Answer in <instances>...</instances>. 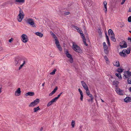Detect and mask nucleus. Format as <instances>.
<instances>
[{"instance_id":"1","label":"nucleus","mask_w":131,"mask_h":131,"mask_svg":"<svg viewBox=\"0 0 131 131\" xmlns=\"http://www.w3.org/2000/svg\"><path fill=\"white\" fill-rule=\"evenodd\" d=\"M19 13L17 16V19L19 22H20L24 18L25 15L21 8L19 7Z\"/></svg>"},{"instance_id":"2","label":"nucleus","mask_w":131,"mask_h":131,"mask_svg":"<svg viewBox=\"0 0 131 131\" xmlns=\"http://www.w3.org/2000/svg\"><path fill=\"white\" fill-rule=\"evenodd\" d=\"M72 48L75 51L77 52L81 53L82 52V50L80 47L74 42H72Z\"/></svg>"},{"instance_id":"3","label":"nucleus","mask_w":131,"mask_h":131,"mask_svg":"<svg viewBox=\"0 0 131 131\" xmlns=\"http://www.w3.org/2000/svg\"><path fill=\"white\" fill-rule=\"evenodd\" d=\"M23 60H25L22 58L20 57H18L15 59V64L16 66H19L21 63L23 62Z\"/></svg>"},{"instance_id":"4","label":"nucleus","mask_w":131,"mask_h":131,"mask_svg":"<svg viewBox=\"0 0 131 131\" xmlns=\"http://www.w3.org/2000/svg\"><path fill=\"white\" fill-rule=\"evenodd\" d=\"M21 40L24 43L27 42L28 40V38L27 35L25 34L22 35L20 37Z\"/></svg>"},{"instance_id":"5","label":"nucleus","mask_w":131,"mask_h":131,"mask_svg":"<svg viewBox=\"0 0 131 131\" xmlns=\"http://www.w3.org/2000/svg\"><path fill=\"white\" fill-rule=\"evenodd\" d=\"M26 23L29 24L33 27H35L36 26L34 21L33 19L32 18H29L28 19L26 20Z\"/></svg>"},{"instance_id":"6","label":"nucleus","mask_w":131,"mask_h":131,"mask_svg":"<svg viewBox=\"0 0 131 131\" xmlns=\"http://www.w3.org/2000/svg\"><path fill=\"white\" fill-rule=\"evenodd\" d=\"M40 100L39 99H37L33 102H31L29 105V107H34L38 104L39 103Z\"/></svg>"},{"instance_id":"7","label":"nucleus","mask_w":131,"mask_h":131,"mask_svg":"<svg viewBox=\"0 0 131 131\" xmlns=\"http://www.w3.org/2000/svg\"><path fill=\"white\" fill-rule=\"evenodd\" d=\"M124 77L125 79L131 78V72L129 71H126L124 72Z\"/></svg>"},{"instance_id":"8","label":"nucleus","mask_w":131,"mask_h":131,"mask_svg":"<svg viewBox=\"0 0 131 131\" xmlns=\"http://www.w3.org/2000/svg\"><path fill=\"white\" fill-rule=\"evenodd\" d=\"M115 91L118 94L120 95H122L124 94V93L123 90L118 88H116Z\"/></svg>"},{"instance_id":"9","label":"nucleus","mask_w":131,"mask_h":131,"mask_svg":"<svg viewBox=\"0 0 131 131\" xmlns=\"http://www.w3.org/2000/svg\"><path fill=\"white\" fill-rule=\"evenodd\" d=\"M119 46L121 48H126L127 46V44L125 41H123L120 42Z\"/></svg>"},{"instance_id":"10","label":"nucleus","mask_w":131,"mask_h":131,"mask_svg":"<svg viewBox=\"0 0 131 131\" xmlns=\"http://www.w3.org/2000/svg\"><path fill=\"white\" fill-rule=\"evenodd\" d=\"M80 34L81 36V37L83 39L84 44L86 46H87L88 45L86 43V39L85 38L84 35L83 34V32H82V33H81Z\"/></svg>"},{"instance_id":"11","label":"nucleus","mask_w":131,"mask_h":131,"mask_svg":"<svg viewBox=\"0 0 131 131\" xmlns=\"http://www.w3.org/2000/svg\"><path fill=\"white\" fill-rule=\"evenodd\" d=\"M81 83L82 84V85L83 86L84 89L86 90L89 89L88 87V86L87 85L86 83L83 81H82L81 82Z\"/></svg>"},{"instance_id":"12","label":"nucleus","mask_w":131,"mask_h":131,"mask_svg":"<svg viewBox=\"0 0 131 131\" xmlns=\"http://www.w3.org/2000/svg\"><path fill=\"white\" fill-rule=\"evenodd\" d=\"M21 93L20 89L19 88L15 92V95L16 96H19L20 95Z\"/></svg>"},{"instance_id":"13","label":"nucleus","mask_w":131,"mask_h":131,"mask_svg":"<svg viewBox=\"0 0 131 131\" xmlns=\"http://www.w3.org/2000/svg\"><path fill=\"white\" fill-rule=\"evenodd\" d=\"M125 51L126 49H124L122 51L120 52L119 54L121 56L124 57L127 56V55L125 54L126 52Z\"/></svg>"},{"instance_id":"14","label":"nucleus","mask_w":131,"mask_h":131,"mask_svg":"<svg viewBox=\"0 0 131 131\" xmlns=\"http://www.w3.org/2000/svg\"><path fill=\"white\" fill-rule=\"evenodd\" d=\"M103 5H104V8L103 9L105 10V12L106 13L107 11V8L106 6V5L107 4V3L106 1H104V2L103 3Z\"/></svg>"},{"instance_id":"15","label":"nucleus","mask_w":131,"mask_h":131,"mask_svg":"<svg viewBox=\"0 0 131 131\" xmlns=\"http://www.w3.org/2000/svg\"><path fill=\"white\" fill-rule=\"evenodd\" d=\"M78 91H79V92L80 94L81 95V97L80 98V99L81 101H83V93L82 92V91L80 89H78Z\"/></svg>"},{"instance_id":"16","label":"nucleus","mask_w":131,"mask_h":131,"mask_svg":"<svg viewBox=\"0 0 131 131\" xmlns=\"http://www.w3.org/2000/svg\"><path fill=\"white\" fill-rule=\"evenodd\" d=\"M56 101L54 99H53L51 101H50L48 103L47 106L49 107L54 102H56Z\"/></svg>"},{"instance_id":"17","label":"nucleus","mask_w":131,"mask_h":131,"mask_svg":"<svg viewBox=\"0 0 131 131\" xmlns=\"http://www.w3.org/2000/svg\"><path fill=\"white\" fill-rule=\"evenodd\" d=\"M34 95V93L33 92H29L26 93L25 94V96H32Z\"/></svg>"},{"instance_id":"18","label":"nucleus","mask_w":131,"mask_h":131,"mask_svg":"<svg viewBox=\"0 0 131 131\" xmlns=\"http://www.w3.org/2000/svg\"><path fill=\"white\" fill-rule=\"evenodd\" d=\"M66 56L68 58H70L72 57V56L69 54L67 50H66L65 52Z\"/></svg>"},{"instance_id":"19","label":"nucleus","mask_w":131,"mask_h":131,"mask_svg":"<svg viewBox=\"0 0 131 131\" xmlns=\"http://www.w3.org/2000/svg\"><path fill=\"white\" fill-rule=\"evenodd\" d=\"M108 32L110 36L114 35V34L113 33V31L111 29H109Z\"/></svg>"},{"instance_id":"20","label":"nucleus","mask_w":131,"mask_h":131,"mask_svg":"<svg viewBox=\"0 0 131 131\" xmlns=\"http://www.w3.org/2000/svg\"><path fill=\"white\" fill-rule=\"evenodd\" d=\"M114 66L117 67H118L119 66V62L118 61H115L113 63Z\"/></svg>"},{"instance_id":"21","label":"nucleus","mask_w":131,"mask_h":131,"mask_svg":"<svg viewBox=\"0 0 131 131\" xmlns=\"http://www.w3.org/2000/svg\"><path fill=\"white\" fill-rule=\"evenodd\" d=\"M35 34L36 35L39 36L40 37H42L43 36V34L39 32H36Z\"/></svg>"},{"instance_id":"22","label":"nucleus","mask_w":131,"mask_h":131,"mask_svg":"<svg viewBox=\"0 0 131 131\" xmlns=\"http://www.w3.org/2000/svg\"><path fill=\"white\" fill-rule=\"evenodd\" d=\"M55 43L57 47V48L58 47H59L60 45L59 44V42L58 40L57 39L56 37V38H55Z\"/></svg>"},{"instance_id":"23","label":"nucleus","mask_w":131,"mask_h":131,"mask_svg":"<svg viewBox=\"0 0 131 131\" xmlns=\"http://www.w3.org/2000/svg\"><path fill=\"white\" fill-rule=\"evenodd\" d=\"M113 83L114 85H115V86L117 87L119 83V82L117 81H115L113 82Z\"/></svg>"},{"instance_id":"24","label":"nucleus","mask_w":131,"mask_h":131,"mask_svg":"<svg viewBox=\"0 0 131 131\" xmlns=\"http://www.w3.org/2000/svg\"><path fill=\"white\" fill-rule=\"evenodd\" d=\"M130 99L129 97H127L124 100V101L126 102H128L130 101Z\"/></svg>"},{"instance_id":"25","label":"nucleus","mask_w":131,"mask_h":131,"mask_svg":"<svg viewBox=\"0 0 131 131\" xmlns=\"http://www.w3.org/2000/svg\"><path fill=\"white\" fill-rule=\"evenodd\" d=\"M104 51L105 53H107L108 52V48L107 45L103 46Z\"/></svg>"},{"instance_id":"26","label":"nucleus","mask_w":131,"mask_h":131,"mask_svg":"<svg viewBox=\"0 0 131 131\" xmlns=\"http://www.w3.org/2000/svg\"><path fill=\"white\" fill-rule=\"evenodd\" d=\"M40 110V108L39 106H38L37 107H35L34 109V112H37L39 110Z\"/></svg>"},{"instance_id":"27","label":"nucleus","mask_w":131,"mask_h":131,"mask_svg":"<svg viewBox=\"0 0 131 131\" xmlns=\"http://www.w3.org/2000/svg\"><path fill=\"white\" fill-rule=\"evenodd\" d=\"M26 63V61L25 60H23V64L21 65L19 67V70H20L21 69V68H22V67H23V66H24V65L25 64V63Z\"/></svg>"},{"instance_id":"28","label":"nucleus","mask_w":131,"mask_h":131,"mask_svg":"<svg viewBox=\"0 0 131 131\" xmlns=\"http://www.w3.org/2000/svg\"><path fill=\"white\" fill-rule=\"evenodd\" d=\"M106 39H107V44H108L109 46H110V42L109 39V38L108 36H107V35L106 33Z\"/></svg>"},{"instance_id":"29","label":"nucleus","mask_w":131,"mask_h":131,"mask_svg":"<svg viewBox=\"0 0 131 131\" xmlns=\"http://www.w3.org/2000/svg\"><path fill=\"white\" fill-rule=\"evenodd\" d=\"M115 75L119 79H122L121 75L120 73H116L115 74Z\"/></svg>"},{"instance_id":"30","label":"nucleus","mask_w":131,"mask_h":131,"mask_svg":"<svg viewBox=\"0 0 131 131\" xmlns=\"http://www.w3.org/2000/svg\"><path fill=\"white\" fill-rule=\"evenodd\" d=\"M25 0H16L15 2L19 3H24L25 2Z\"/></svg>"},{"instance_id":"31","label":"nucleus","mask_w":131,"mask_h":131,"mask_svg":"<svg viewBox=\"0 0 131 131\" xmlns=\"http://www.w3.org/2000/svg\"><path fill=\"white\" fill-rule=\"evenodd\" d=\"M111 40L114 41H115L116 40V39L114 37V35L111 36Z\"/></svg>"},{"instance_id":"32","label":"nucleus","mask_w":131,"mask_h":131,"mask_svg":"<svg viewBox=\"0 0 131 131\" xmlns=\"http://www.w3.org/2000/svg\"><path fill=\"white\" fill-rule=\"evenodd\" d=\"M75 121L74 120H72L71 123V125L72 128L74 127L75 126Z\"/></svg>"},{"instance_id":"33","label":"nucleus","mask_w":131,"mask_h":131,"mask_svg":"<svg viewBox=\"0 0 131 131\" xmlns=\"http://www.w3.org/2000/svg\"><path fill=\"white\" fill-rule=\"evenodd\" d=\"M104 59L106 61V62L107 63H109V61H108V58L106 56H105L104 57Z\"/></svg>"},{"instance_id":"34","label":"nucleus","mask_w":131,"mask_h":131,"mask_svg":"<svg viewBox=\"0 0 131 131\" xmlns=\"http://www.w3.org/2000/svg\"><path fill=\"white\" fill-rule=\"evenodd\" d=\"M57 70L56 69H55L54 70L52 71V72H51L50 74L51 75H54L55 74V72Z\"/></svg>"},{"instance_id":"35","label":"nucleus","mask_w":131,"mask_h":131,"mask_svg":"<svg viewBox=\"0 0 131 131\" xmlns=\"http://www.w3.org/2000/svg\"><path fill=\"white\" fill-rule=\"evenodd\" d=\"M123 69H122L120 68L118 69L117 71L119 73L122 72H123Z\"/></svg>"},{"instance_id":"36","label":"nucleus","mask_w":131,"mask_h":131,"mask_svg":"<svg viewBox=\"0 0 131 131\" xmlns=\"http://www.w3.org/2000/svg\"><path fill=\"white\" fill-rule=\"evenodd\" d=\"M127 81L128 84H131V78H128Z\"/></svg>"},{"instance_id":"37","label":"nucleus","mask_w":131,"mask_h":131,"mask_svg":"<svg viewBox=\"0 0 131 131\" xmlns=\"http://www.w3.org/2000/svg\"><path fill=\"white\" fill-rule=\"evenodd\" d=\"M85 90H86V92L87 95L89 94H90V91L89 90V89H86Z\"/></svg>"},{"instance_id":"38","label":"nucleus","mask_w":131,"mask_h":131,"mask_svg":"<svg viewBox=\"0 0 131 131\" xmlns=\"http://www.w3.org/2000/svg\"><path fill=\"white\" fill-rule=\"evenodd\" d=\"M85 90H86V92L87 95L89 94H90V91L89 90V89H86Z\"/></svg>"},{"instance_id":"39","label":"nucleus","mask_w":131,"mask_h":131,"mask_svg":"<svg viewBox=\"0 0 131 131\" xmlns=\"http://www.w3.org/2000/svg\"><path fill=\"white\" fill-rule=\"evenodd\" d=\"M125 51L127 54H129L130 53V49H127V50H126V51Z\"/></svg>"},{"instance_id":"40","label":"nucleus","mask_w":131,"mask_h":131,"mask_svg":"<svg viewBox=\"0 0 131 131\" xmlns=\"http://www.w3.org/2000/svg\"><path fill=\"white\" fill-rule=\"evenodd\" d=\"M70 59H69V61L70 63H72L73 62V60L72 58V57L70 58H69Z\"/></svg>"},{"instance_id":"41","label":"nucleus","mask_w":131,"mask_h":131,"mask_svg":"<svg viewBox=\"0 0 131 131\" xmlns=\"http://www.w3.org/2000/svg\"><path fill=\"white\" fill-rule=\"evenodd\" d=\"M98 32L99 35H101L102 34V32L100 28H99L98 29Z\"/></svg>"},{"instance_id":"42","label":"nucleus","mask_w":131,"mask_h":131,"mask_svg":"<svg viewBox=\"0 0 131 131\" xmlns=\"http://www.w3.org/2000/svg\"><path fill=\"white\" fill-rule=\"evenodd\" d=\"M89 2V6H91L92 5V2L91 0H88L87 2V4L88 3V2Z\"/></svg>"},{"instance_id":"43","label":"nucleus","mask_w":131,"mask_h":131,"mask_svg":"<svg viewBox=\"0 0 131 131\" xmlns=\"http://www.w3.org/2000/svg\"><path fill=\"white\" fill-rule=\"evenodd\" d=\"M60 96V95L59 94L58 95L57 97H55L54 98V99L56 101H57V100L59 97Z\"/></svg>"},{"instance_id":"44","label":"nucleus","mask_w":131,"mask_h":131,"mask_svg":"<svg viewBox=\"0 0 131 131\" xmlns=\"http://www.w3.org/2000/svg\"><path fill=\"white\" fill-rule=\"evenodd\" d=\"M93 99H94L93 98H91L90 99H88L87 100L89 102L91 101L92 102H93Z\"/></svg>"},{"instance_id":"45","label":"nucleus","mask_w":131,"mask_h":131,"mask_svg":"<svg viewBox=\"0 0 131 131\" xmlns=\"http://www.w3.org/2000/svg\"><path fill=\"white\" fill-rule=\"evenodd\" d=\"M128 21L129 22H131V16H130L128 18Z\"/></svg>"},{"instance_id":"46","label":"nucleus","mask_w":131,"mask_h":131,"mask_svg":"<svg viewBox=\"0 0 131 131\" xmlns=\"http://www.w3.org/2000/svg\"><path fill=\"white\" fill-rule=\"evenodd\" d=\"M81 34V33H82V30L80 29V28H79V30H77Z\"/></svg>"},{"instance_id":"47","label":"nucleus","mask_w":131,"mask_h":131,"mask_svg":"<svg viewBox=\"0 0 131 131\" xmlns=\"http://www.w3.org/2000/svg\"><path fill=\"white\" fill-rule=\"evenodd\" d=\"M59 50L61 51H62V49L61 46H60L59 47H57Z\"/></svg>"},{"instance_id":"48","label":"nucleus","mask_w":131,"mask_h":131,"mask_svg":"<svg viewBox=\"0 0 131 131\" xmlns=\"http://www.w3.org/2000/svg\"><path fill=\"white\" fill-rule=\"evenodd\" d=\"M58 89V87L57 86H56L55 88L54 89V90H53V91L54 92V93H55L56 91Z\"/></svg>"},{"instance_id":"49","label":"nucleus","mask_w":131,"mask_h":131,"mask_svg":"<svg viewBox=\"0 0 131 131\" xmlns=\"http://www.w3.org/2000/svg\"><path fill=\"white\" fill-rule=\"evenodd\" d=\"M73 27L77 30H79V27H77V26H74Z\"/></svg>"},{"instance_id":"50","label":"nucleus","mask_w":131,"mask_h":131,"mask_svg":"<svg viewBox=\"0 0 131 131\" xmlns=\"http://www.w3.org/2000/svg\"><path fill=\"white\" fill-rule=\"evenodd\" d=\"M88 96H89L91 98H93V95L91 94H89V95H88Z\"/></svg>"},{"instance_id":"51","label":"nucleus","mask_w":131,"mask_h":131,"mask_svg":"<svg viewBox=\"0 0 131 131\" xmlns=\"http://www.w3.org/2000/svg\"><path fill=\"white\" fill-rule=\"evenodd\" d=\"M4 50V48H0V52Z\"/></svg>"},{"instance_id":"52","label":"nucleus","mask_w":131,"mask_h":131,"mask_svg":"<svg viewBox=\"0 0 131 131\" xmlns=\"http://www.w3.org/2000/svg\"><path fill=\"white\" fill-rule=\"evenodd\" d=\"M70 14V13L68 12H67L64 13L65 15H69Z\"/></svg>"},{"instance_id":"53","label":"nucleus","mask_w":131,"mask_h":131,"mask_svg":"<svg viewBox=\"0 0 131 131\" xmlns=\"http://www.w3.org/2000/svg\"><path fill=\"white\" fill-rule=\"evenodd\" d=\"M13 40V39L12 38L10 39H9V42H11Z\"/></svg>"},{"instance_id":"54","label":"nucleus","mask_w":131,"mask_h":131,"mask_svg":"<svg viewBox=\"0 0 131 131\" xmlns=\"http://www.w3.org/2000/svg\"><path fill=\"white\" fill-rule=\"evenodd\" d=\"M125 0H123L122 2L121 3V4L122 5H123L124 4V2L125 1Z\"/></svg>"},{"instance_id":"55","label":"nucleus","mask_w":131,"mask_h":131,"mask_svg":"<svg viewBox=\"0 0 131 131\" xmlns=\"http://www.w3.org/2000/svg\"><path fill=\"white\" fill-rule=\"evenodd\" d=\"M54 94V93L52 92L49 94V96H51Z\"/></svg>"},{"instance_id":"56","label":"nucleus","mask_w":131,"mask_h":131,"mask_svg":"<svg viewBox=\"0 0 131 131\" xmlns=\"http://www.w3.org/2000/svg\"><path fill=\"white\" fill-rule=\"evenodd\" d=\"M103 46L106 45V43L105 42H103Z\"/></svg>"},{"instance_id":"57","label":"nucleus","mask_w":131,"mask_h":131,"mask_svg":"<svg viewBox=\"0 0 131 131\" xmlns=\"http://www.w3.org/2000/svg\"><path fill=\"white\" fill-rule=\"evenodd\" d=\"M2 87L0 88V93H1L2 92Z\"/></svg>"},{"instance_id":"58","label":"nucleus","mask_w":131,"mask_h":131,"mask_svg":"<svg viewBox=\"0 0 131 131\" xmlns=\"http://www.w3.org/2000/svg\"><path fill=\"white\" fill-rule=\"evenodd\" d=\"M128 40H130V42H131V38H128Z\"/></svg>"},{"instance_id":"59","label":"nucleus","mask_w":131,"mask_h":131,"mask_svg":"<svg viewBox=\"0 0 131 131\" xmlns=\"http://www.w3.org/2000/svg\"><path fill=\"white\" fill-rule=\"evenodd\" d=\"M43 129V128L42 127H41V128H40V131H42V130Z\"/></svg>"},{"instance_id":"60","label":"nucleus","mask_w":131,"mask_h":131,"mask_svg":"<svg viewBox=\"0 0 131 131\" xmlns=\"http://www.w3.org/2000/svg\"><path fill=\"white\" fill-rule=\"evenodd\" d=\"M129 12H131V7L129 9Z\"/></svg>"},{"instance_id":"61","label":"nucleus","mask_w":131,"mask_h":131,"mask_svg":"<svg viewBox=\"0 0 131 131\" xmlns=\"http://www.w3.org/2000/svg\"><path fill=\"white\" fill-rule=\"evenodd\" d=\"M83 28H84V30L86 31V30L85 27L84 26Z\"/></svg>"},{"instance_id":"62","label":"nucleus","mask_w":131,"mask_h":131,"mask_svg":"<svg viewBox=\"0 0 131 131\" xmlns=\"http://www.w3.org/2000/svg\"><path fill=\"white\" fill-rule=\"evenodd\" d=\"M129 90L131 92V87H130L129 88Z\"/></svg>"},{"instance_id":"63","label":"nucleus","mask_w":131,"mask_h":131,"mask_svg":"<svg viewBox=\"0 0 131 131\" xmlns=\"http://www.w3.org/2000/svg\"><path fill=\"white\" fill-rule=\"evenodd\" d=\"M45 83L44 82L42 84V86H44V84H45Z\"/></svg>"},{"instance_id":"64","label":"nucleus","mask_w":131,"mask_h":131,"mask_svg":"<svg viewBox=\"0 0 131 131\" xmlns=\"http://www.w3.org/2000/svg\"><path fill=\"white\" fill-rule=\"evenodd\" d=\"M52 35H53V36H55L54 37V38H55V37H56V36L53 33H52Z\"/></svg>"}]
</instances>
